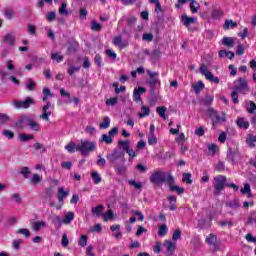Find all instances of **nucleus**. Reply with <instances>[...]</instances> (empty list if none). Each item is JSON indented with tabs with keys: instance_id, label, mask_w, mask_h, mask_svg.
<instances>
[{
	"instance_id": "f257e3e1",
	"label": "nucleus",
	"mask_w": 256,
	"mask_h": 256,
	"mask_svg": "<svg viewBox=\"0 0 256 256\" xmlns=\"http://www.w3.org/2000/svg\"><path fill=\"white\" fill-rule=\"evenodd\" d=\"M150 183H153V185H156V187H159V185H162V183L167 185H175V177H173L171 173L165 174V172L161 170H156L150 176Z\"/></svg>"
},
{
	"instance_id": "f03ea898",
	"label": "nucleus",
	"mask_w": 256,
	"mask_h": 256,
	"mask_svg": "<svg viewBox=\"0 0 256 256\" xmlns=\"http://www.w3.org/2000/svg\"><path fill=\"white\" fill-rule=\"evenodd\" d=\"M95 149H97V143L87 140H81L80 143L76 146V151H79L81 155L84 156L93 153Z\"/></svg>"
},
{
	"instance_id": "7ed1b4c3",
	"label": "nucleus",
	"mask_w": 256,
	"mask_h": 256,
	"mask_svg": "<svg viewBox=\"0 0 256 256\" xmlns=\"http://www.w3.org/2000/svg\"><path fill=\"white\" fill-rule=\"evenodd\" d=\"M147 75H149L148 85L150 87V93L152 95H155V90L161 85V82L159 81V73L152 72L151 70H147Z\"/></svg>"
},
{
	"instance_id": "20e7f679",
	"label": "nucleus",
	"mask_w": 256,
	"mask_h": 256,
	"mask_svg": "<svg viewBox=\"0 0 256 256\" xmlns=\"http://www.w3.org/2000/svg\"><path fill=\"white\" fill-rule=\"evenodd\" d=\"M225 183H227V177L223 175H218L214 177V195L219 197L221 191L225 189Z\"/></svg>"
},
{
	"instance_id": "39448f33",
	"label": "nucleus",
	"mask_w": 256,
	"mask_h": 256,
	"mask_svg": "<svg viewBox=\"0 0 256 256\" xmlns=\"http://www.w3.org/2000/svg\"><path fill=\"white\" fill-rule=\"evenodd\" d=\"M234 90L237 91L238 93H241L242 95H245L249 93L250 88H249V83L247 82V79L245 78H238L234 82Z\"/></svg>"
},
{
	"instance_id": "423d86ee",
	"label": "nucleus",
	"mask_w": 256,
	"mask_h": 256,
	"mask_svg": "<svg viewBox=\"0 0 256 256\" xmlns=\"http://www.w3.org/2000/svg\"><path fill=\"white\" fill-rule=\"evenodd\" d=\"M106 157L112 165H115L119 159H121L122 163H125V153L121 150L114 149L113 152L107 154Z\"/></svg>"
},
{
	"instance_id": "0eeeda50",
	"label": "nucleus",
	"mask_w": 256,
	"mask_h": 256,
	"mask_svg": "<svg viewBox=\"0 0 256 256\" xmlns=\"http://www.w3.org/2000/svg\"><path fill=\"white\" fill-rule=\"evenodd\" d=\"M207 115L212 119L213 125H219V123H225L227 121V118H225V114H222V116H219L217 111L213 108H208Z\"/></svg>"
},
{
	"instance_id": "6e6552de",
	"label": "nucleus",
	"mask_w": 256,
	"mask_h": 256,
	"mask_svg": "<svg viewBox=\"0 0 256 256\" xmlns=\"http://www.w3.org/2000/svg\"><path fill=\"white\" fill-rule=\"evenodd\" d=\"M200 73L204 75V77L211 81V83H215L216 85H219V77H215L213 73H211L205 64H202L199 69Z\"/></svg>"
},
{
	"instance_id": "1a4fd4ad",
	"label": "nucleus",
	"mask_w": 256,
	"mask_h": 256,
	"mask_svg": "<svg viewBox=\"0 0 256 256\" xmlns=\"http://www.w3.org/2000/svg\"><path fill=\"white\" fill-rule=\"evenodd\" d=\"M12 105L15 109H29L33 105V98L27 97L25 100H14Z\"/></svg>"
},
{
	"instance_id": "9d476101",
	"label": "nucleus",
	"mask_w": 256,
	"mask_h": 256,
	"mask_svg": "<svg viewBox=\"0 0 256 256\" xmlns=\"http://www.w3.org/2000/svg\"><path fill=\"white\" fill-rule=\"evenodd\" d=\"M143 93H147L146 88L141 86L135 88L133 92V101H135V103H143V99L141 98V95H143Z\"/></svg>"
},
{
	"instance_id": "9b49d317",
	"label": "nucleus",
	"mask_w": 256,
	"mask_h": 256,
	"mask_svg": "<svg viewBox=\"0 0 256 256\" xmlns=\"http://www.w3.org/2000/svg\"><path fill=\"white\" fill-rule=\"evenodd\" d=\"M50 109H53V104H51V102H47L46 105L42 108V115L40 116V119L49 122V116L51 115Z\"/></svg>"
},
{
	"instance_id": "f8f14e48",
	"label": "nucleus",
	"mask_w": 256,
	"mask_h": 256,
	"mask_svg": "<svg viewBox=\"0 0 256 256\" xmlns=\"http://www.w3.org/2000/svg\"><path fill=\"white\" fill-rule=\"evenodd\" d=\"M16 41L17 38L15 37V33L13 32L7 33L3 37V43H6V45H9L10 47H14Z\"/></svg>"
},
{
	"instance_id": "ddd939ff",
	"label": "nucleus",
	"mask_w": 256,
	"mask_h": 256,
	"mask_svg": "<svg viewBox=\"0 0 256 256\" xmlns=\"http://www.w3.org/2000/svg\"><path fill=\"white\" fill-rule=\"evenodd\" d=\"M23 125H26L30 127V129H33V119L24 116L22 119L16 122V127H23Z\"/></svg>"
},
{
	"instance_id": "4468645a",
	"label": "nucleus",
	"mask_w": 256,
	"mask_h": 256,
	"mask_svg": "<svg viewBox=\"0 0 256 256\" xmlns=\"http://www.w3.org/2000/svg\"><path fill=\"white\" fill-rule=\"evenodd\" d=\"M237 157H239V151L230 148L227 152V160L230 161L232 165H235Z\"/></svg>"
},
{
	"instance_id": "2eb2a0df",
	"label": "nucleus",
	"mask_w": 256,
	"mask_h": 256,
	"mask_svg": "<svg viewBox=\"0 0 256 256\" xmlns=\"http://www.w3.org/2000/svg\"><path fill=\"white\" fill-rule=\"evenodd\" d=\"M235 41H236V38L225 36L222 39V45L229 48L235 47Z\"/></svg>"
},
{
	"instance_id": "dca6fc26",
	"label": "nucleus",
	"mask_w": 256,
	"mask_h": 256,
	"mask_svg": "<svg viewBox=\"0 0 256 256\" xmlns=\"http://www.w3.org/2000/svg\"><path fill=\"white\" fill-rule=\"evenodd\" d=\"M113 44L116 47H119V49H125V47H127V43L123 42V38L121 36H116L113 39Z\"/></svg>"
},
{
	"instance_id": "f3484780",
	"label": "nucleus",
	"mask_w": 256,
	"mask_h": 256,
	"mask_svg": "<svg viewBox=\"0 0 256 256\" xmlns=\"http://www.w3.org/2000/svg\"><path fill=\"white\" fill-rule=\"evenodd\" d=\"M164 245H166V249L170 255H173V253H175V249H176L175 242L166 240L164 242Z\"/></svg>"
},
{
	"instance_id": "a211bd4d",
	"label": "nucleus",
	"mask_w": 256,
	"mask_h": 256,
	"mask_svg": "<svg viewBox=\"0 0 256 256\" xmlns=\"http://www.w3.org/2000/svg\"><path fill=\"white\" fill-rule=\"evenodd\" d=\"M195 21H197V19L193 17H189L187 15L182 16V22L185 27H189V25L195 23Z\"/></svg>"
},
{
	"instance_id": "6ab92c4d",
	"label": "nucleus",
	"mask_w": 256,
	"mask_h": 256,
	"mask_svg": "<svg viewBox=\"0 0 256 256\" xmlns=\"http://www.w3.org/2000/svg\"><path fill=\"white\" fill-rule=\"evenodd\" d=\"M118 145L122 147V151H127L131 147V141L129 140H119Z\"/></svg>"
},
{
	"instance_id": "aec40b11",
	"label": "nucleus",
	"mask_w": 256,
	"mask_h": 256,
	"mask_svg": "<svg viewBox=\"0 0 256 256\" xmlns=\"http://www.w3.org/2000/svg\"><path fill=\"white\" fill-rule=\"evenodd\" d=\"M192 88L194 89L196 95H199L201 89H205V84L203 83V81H199L196 84H193Z\"/></svg>"
},
{
	"instance_id": "412c9836",
	"label": "nucleus",
	"mask_w": 256,
	"mask_h": 256,
	"mask_svg": "<svg viewBox=\"0 0 256 256\" xmlns=\"http://www.w3.org/2000/svg\"><path fill=\"white\" fill-rule=\"evenodd\" d=\"M114 169L117 175H125V173H127V166L125 165H115Z\"/></svg>"
},
{
	"instance_id": "4be33fe9",
	"label": "nucleus",
	"mask_w": 256,
	"mask_h": 256,
	"mask_svg": "<svg viewBox=\"0 0 256 256\" xmlns=\"http://www.w3.org/2000/svg\"><path fill=\"white\" fill-rule=\"evenodd\" d=\"M67 195H69V191H65V189L63 187L58 188V201H63V199H65V197H67Z\"/></svg>"
},
{
	"instance_id": "5701e85b",
	"label": "nucleus",
	"mask_w": 256,
	"mask_h": 256,
	"mask_svg": "<svg viewBox=\"0 0 256 256\" xmlns=\"http://www.w3.org/2000/svg\"><path fill=\"white\" fill-rule=\"evenodd\" d=\"M92 215H96V217H101V213H103V205H98L91 209Z\"/></svg>"
},
{
	"instance_id": "b1692460",
	"label": "nucleus",
	"mask_w": 256,
	"mask_h": 256,
	"mask_svg": "<svg viewBox=\"0 0 256 256\" xmlns=\"http://www.w3.org/2000/svg\"><path fill=\"white\" fill-rule=\"evenodd\" d=\"M168 187H170L171 191H176L178 195H183L185 193V188L183 187L175 186L173 184H168Z\"/></svg>"
},
{
	"instance_id": "393cba45",
	"label": "nucleus",
	"mask_w": 256,
	"mask_h": 256,
	"mask_svg": "<svg viewBox=\"0 0 256 256\" xmlns=\"http://www.w3.org/2000/svg\"><path fill=\"white\" fill-rule=\"evenodd\" d=\"M34 150L37 151L40 155H43V153H45V151H47V148H45V145H43L41 143H35Z\"/></svg>"
},
{
	"instance_id": "a878e982",
	"label": "nucleus",
	"mask_w": 256,
	"mask_h": 256,
	"mask_svg": "<svg viewBox=\"0 0 256 256\" xmlns=\"http://www.w3.org/2000/svg\"><path fill=\"white\" fill-rule=\"evenodd\" d=\"M230 27L231 29H235V27H237V22H233V20H226L223 25V29L227 31Z\"/></svg>"
},
{
	"instance_id": "bb28decb",
	"label": "nucleus",
	"mask_w": 256,
	"mask_h": 256,
	"mask_svg": "<svg viewBox=\"0 0 256 256\" xmlns=\"http://www.w3.org/2000/svg\"><path fill=\"white\" fill-rule=\"evenodd\" d=\"M138 115L141 118L149 117V115H151V109H149V107H147V106H142L141 112Z\"/></svg>"
},
{
	"instance_id": "cd10ccee",
	"label": "nucleus",
	"mask_w": 256,
	"mask_h": 256,
	"mask_svg": "<svg viewBox=\"0 0 256 256\" xmlns=\"http://www.w3.org/2000/svg\"><path fill=\"white\" fill-rule=\"evenodd\" d=\"M100 143H106L107 145H111L113 143V138L108 134H103L99 140Z\"/></svg>"
},
{
	"instance_id": "c85d7f7f",
	"label": "nucleus",
	"mask_w": 256,
	"mask_h": 256,
	"mask_svg": "<svg viewBox=\"0 0 256 256\" xmlns=\"http://www.w3.org/2000/svg\"><path fill=\"white\" fill-rule=\"evenodd\" d=\"M91 177H92L93 182H94L95 185H99V183H101V175H99V172L92 171L91 172Z\"/></svg>"
},
{
	"instance_id": "c756f323",
	"label": "nucleus",
	"mask_w": 256,
	"mask_h": 256,
	"mask_svg": "<svg viewBox=\"0 0 256 256\" xmlns=\"http://www.w3.org/2000/svg\"><path fill=\"white\" fill-rule=\"evenodd\" d=\"M156 112L158 113V115H160V117H162V119H167V115L165 114L167 113V107L165 106L157 107Z\"/></svg>"
},
{
	"instance_id": "7c9ffc66",
	"label": "nucleus",
	"mask_w": 256,
	"mask_h": 256,
	"mask_svg": "<svg viewBox=\"0 0 256 256\" xmlns=\"http://www.w3.org/2000/svg\"><path fill=\"white\" fill-rule=\"evenodd\" d=\"M237 125L240 129H249V122L245 121L243 118L237 120Z\"/></svg>"
},
{
	"instance_id": "2f4dec72",
	"label": "nucleus",
	"mask_w": 256,
	"mask_h": 256,
	"mask_svg": "<svg viewBox=\"0 0 256 256\" xmlns=\"http://www.w3.org/2000/svg\"><path fill=\"white\" fill-rule=\"evenodd\" d=\"M73 219H75V213L68 212L65 218L63 219V223H65V225H69V223H71Z\"/></svg>"
},
{
	"instance_id": "473e14b6",
	"label": "nucleus",
	"mask_w": 256,
	"mask_h": 256,
	"mask_svg": "<svg viewBox=\"0 0 256 256\" xmlns=\"http://www.w3.org/2000/svg\"><path fill=\"white\" fill-rule=\"evenodd\" d=\"M226 207H230V209H239V200L234 199L230 200L226 203Z\"/></svg>"
},
{
	"instance_id": "72a5a7b5",
	"label": "nucleus",
	"mask_w": 256,
	"mask_h": 256,
	"mask_svg": "<svg viewBox=\"0 0 256 256\" xmlns=\"http://www.w3.org/2000/svg\"><path fill=\"white\" fill-rule=\"evenodd\" d=\"M111 125V119L109 117H104L103 122L100 123V129H109Z\"/></svg>"
},
{
	"instance_id": "f704fd0d",
	"label": "nucleus",
	"mask_w": 256,
	"mask_h": 256,
	"mask_svg": "<svg viewBox=\"0 0 256 256\" xmlns=\"http://www.w3.org/2000/svg\"><path fill=\"white\" fill-rule=\"evenodd\" d=\"M182 182L187 183V185H191L193 183V180L191 179V173H183Z\"/></svg>"
},
{
	"instance_id": "c9c22d12",
	"label": "nucleus",
	"mask_w": 256,
	"mask_h": 256,
	"mask_svg": "<svg viewBox=\"0 0 256 256\" xmlns=\"http://www.w3.org/2000/svg\"><path fill=\"white\" fill-rule=\"evenodd\" d=\"M4 17L8 20H11L15 17V11L10 8H6L4 12Z\"/></svg>"
},
{
	"instance_id": "e433bc0d",
	"label": "nucleus",
	"mask_w": 256,
	"mask_h": 256,
	"mask_svg": "<svg viewBox=\"0 0 256 256\" xmlns=\"http://www.w3.org/2000/svg\"><path fill=\"white\" fill-rule=\"evenodd\" d=\"M201 7V5H199V2L192 0L190 3V9L192 13H197V11H199V8Z\"/></svg>"
},
{
	"instance_id": "4c0bfd02",
	"label": "nucleus",
	"mask_w": 256,
	"mask_h": 256,
	"mask_svg": "<svg viewBox=\"0 0 256 256\" xmlns=\"http://www.w3.org/2000/svg\"><path fill=\"white\" fill-rule=\"evenodd\" d=\"M246 143L252 148L255 147L256 135H249L246 139Z\"/></svg>"
},
{
	"instance_id": "58836bf2",
	"label": "nucleus",
	"mask_w": 256,
	"mask_h": 256,
	"mask_svg": "<svg viewBox=\"0 0 256 256\" xmlns=\"http://www.w3.org/2000/svg\"><path fill=\"white\" fill-rule=\"evenodd\" d=\"M41 227H47V224L43 221L34 222L33 224L34 231H41Z\"/></svg>"
},
{
	"instance_id": "ea45409f",
	"label": "nucleus",
	"mask_w": 256,
	"mask_h": 256,
	"mask_svg": "<svg viewBox=\"0 0 256 256\" xmlns=\"http://www.w3.org/2000/svg\"><path fill=\"white\" fill-rule=\"evenodd\" d=\"M51 59L53 61H56L57 63H61V61H63L64 59V56L60 55L59 52H55V53H52Z\"/></svg>"
},
{
	"instance_id": "a19ab883",
	"label": "nucleus",
	"mask_w": 256,
	"mask_h": 256,
	"mask_svg": "<svg viewBox=\"0 0 256 256\" xmlns=\"http://www.w3.org/2000/svg\"><path fill=\"white\" fill-rule=\"evenodd\" d=\"M9 121H11L9 115L0 113V125H5V123H9Z\"/></svg>"
},
{
	"instance_id": "79ce46f5",
	"label": "nucleus",
	"mask_w": 256,
	"mask_h": 256,
	"mask_svg": "<svg viewBox=\"0 0 256 256\" xmlns=\"http://www.w3.org/2000/svg\"><path fill=\"white\" fill-rule=\"evenodd\" d=\"M21 175H23L24 179H29V177H31V170H29V167H22Z\"/></svg>"
},
{
	"instance_id": "37998d69",
	"label": "nucleus",
	"mask_w": 256,
	"mask_h": 256,
	"mask_svg": "<svg viewBox=\"0 0 256 256\" xmlns=\"http://www.w3.org/2000/svg\"><path fill=\"white\" fill-rule=\"evenodd\" d=\"M206 243H208V245H215V243H217V236L210 234L206 238Z\"/></svg>"
},
{
	"instance_id": "c03bdc74",
	"label": "nucleus",
	"mask_w": 256,
	"mask_h": 256,
	"mask_svg": "<svg viewBox=\"0 0 256 256\" xmlns=\"http://www.w3.org/2000/svg\"><path fill=\"white\" fill-rule=\"evenodd\" d=\"M65 149H67L68 153H75L77 151V146L75 143L70 142L68 145L65 146Z\"/></svg>"
},
{
	"instance_id": "a18cd8bd",
	"label": "nucleus",
	"mask_w": 256,
	"mask_h": 256,
	"mask_svg": "<svg viewBox=\"0 0 256 256\" xmlns=\"http://www.w3.org/2000/svg\"><path fill=\"white\" fill-rule=\"evenodd\" d=\"M231 98L235 105L239 104V92L237 90L231 92Z\"/></svg>"
},
{
	"instance_id": "49530a36",
	"label": "nucleus",
	"mask_w": 256,
	"mask_h": 256,
	"mask_svg": "<svg viewBox=\"0 0 256 256\" xmlns=\"http://www.w3.org/2000/svg\"><path fill=\"white\" fill-rule=\"evenodd\" d=\"M60 15H69V10H67V3L63 2L61 7L59 8Z\"/></svg>"
},
{
	"instance_id": "de8ad7c7",
	"label": "nucleus",
	"mask_w": 256,
	"mask_h": 256,
	"mask_svg": "<svg viewBox=\"0 0 256 256\" xmlns=\"http://www.w3.org/2000/svg\"><path fill=\"white\" fill-rule=\"evenodd\" d=\"M91 29H92V31H101V29H103V26L101 24H99V22L93 20Z\"/></svg>"
},
{
	"instance_id": "09e8293b",
	"label": "nucleus",
	"mask_w": 256,
	"mask_h": 256,
	"mask_svg": "<svg viewBox=\"0 0 256 256\" xmlns=\"http://www.w3.org/2000/svg\"><path fill=\"white\" fill-rule=\"evenodd\" d=\"M87 235H81L80 236V239H79V241H78V245L80 246V247H87Z\"/></svg>"
},
{
	"instance_id": "8fccbe9b",
	"label": "nucleus",
	"mask_w": 256,
	"mask_h": 256,
	"mask_svg": "<svg viewBox=\"0 0 256 256\" xmlns=\"http://www.w3.org/2000/svg\"><path fill=\"white\" fill-rule=\"evenodd\" d=\"M81 70V66H69L68 68V74L73 76L75 75V73H77V71Z\"/></svg>"
},
{
	"instance_id": "3c124183",
	"label": "nucleus",
	"mask_w": 256,
	"mask_h": 256,
	"mask_svg": "<svg viewBox=\"0 0 256 256\" xmlns=\"http://www.w3.org/2000/svg\"><path fill=\"white\" fill-rule=\"evenodd\" d=\"M203 105L209 107L211 103H213V96L206 95L205 98L202 100Z\"/></svg>"
},
{
	"instance_id": "603ef678",
	"label": "nucleus",
	"mask_w": 256,
	"mask_h": 256,
	"mask_svg": "<svg viewBox=\"0 0 256 256\" xmlns=\"http://www.w3.org/2000/svg\"><path fill=\"white\" fill-rule=\"evenodd\" d=\"M240 192L242 195H249V193H251V185H249V183L244 184V188H242Z\"/></svg>"
},
{
	"instance_id": "864d4df0",
	"label": "nucleus",
	"mask_w": 256,
	"mask_h": 256,
	"mask_svg": "<svg viewBox=\"0 0 256 256\" xmlns=\"http://www.w3.org/2000/svg\"><path fill=\"white\" fill-rule=\"evenodd\" d=\"M43 181V175L41 174H33V185H37Z\"/></svg>"
},
{
	"instance_id": "5fc2aeb1",
	"label": "nucleus",
	"mask_w": 256,
	"mask_h": 256,
	"mask_svg": "<svg viewBox=\"0 0 256 256\" xmlns=\"http://www.w3.org/2000/svg\"><path fill=\"white\" fill-rule=\"evenodd\" d=\"M158 235L160 237H163L165 235H167V225L163 224L159 227V230H158Z\"/></svg>"
},
{
	"instance_id": "6e6d98bb",
	"label": "nucleus",
	"mask_w": 256,
	"mask_h": 256,
	"mask_svg": "<svg viewBox=\"0 0 256 256\" xmlns=\"http://www.w3.org/2000/svg\"><path fill=\"white\" fill-rule=\"evenodd\" d=\"M17 233H20V235H24V237L26 238L31 237V232L27 228L19 229Z\"/></svg>"
},
{
	"instance_id": "4d7b16f0",
	"label": "nucleus",
	"mask_w": 256,
	"mask_h": 256,
	"mask_svg": "<svg viewBox=\"0 0 256 256\" xmlns=\"http://www.w3.org/2000/svg\"><path fill=\"white\" fill-rule=\"evenodd\" d=\"M207 149L210 155H215V153H217V145L215 144H208Z\"/></svg>"
},
{
	"instance_id": "13d9d810",
	"label": "nucleus",
	"mask_w": 256,
	"mask_h": 256,
	"mask_svg": "<svg viewBox=\"0 0 256 256\" xmlns=\"http://www.w3.org/2000/svg\"><path fill=\"white\" fill-rule=\"evenodd\" d=\"M148 144L149 145L157 144V137L155 136V134H149V136H148Z\"/></svg>"
},
{
	"instance_id": "bf43d9fd",
	"label": "nucleus",
	"mask_w": 256,
	"mask_h": 256,
	"mask_svg": "<svg viewBox=\"0 0 256 256\" xmlns=\"http://www.w3.org/2000/svg\"><path fill=\"white\" fill-rule=\"evenodd\" d=\"M19 139H20V141L25 143V142L29 141V139H33V136L27 135V134H20Z\"/></svg>"
},
{
	"instance_id": "052dcab7",
	"label": "nucleus",
	"mask_w": 256,
	"mask_h": 256,
	"mask_svg": "<svg viewBox=\"0 0 256 256\" xmlns=\"http://www.w3.org/2000/svg\"><path fill=\"white\" fill-rule=\"evenodd\" d=\"M178 239H181V231L179 229L175 230L172 235V241H178Z\"/></svg>"
},
{
	"instance_id": "680f3d73",
	"label": "nucleus",
	"mask_w": 256,
	"mask_h": 256,
	"mask_svg": "<svg viewBox=\"0 0 256 256\" xmlns=\"http://www.w3.org/2000/svg\"><path fill=\"white\" fill-rule=\"evenodd\" d=\"M243 53H245V47L243 46V44H238L236 55L240 57L241 55H243Z\"/></svg>"
},
{
	"instance_id": "e2e57ef3",
	"label": "nucleus",
	"mask_w": 256,
	"mask_h": 256,
	"mask_svg": "<svg viewBox=\"0 0 256 256\" xmlns=\"http://www.w3.org/2000/svg\"><path fill=\"white\" fill-rule=\"evenodd\" d=\"M129 185L135 187V189H141V187H143V184H141V182H136L135 180H130Z\"/></svg>"
},
{
	"instance_id": "0e129e2a",
	"label": "nucleus",
	"mask_w": 256,
	"mask_h": 256,
	"mask_svg": "<svg viewBox=\"0 0 256 256\" xmlns=\"http://www.w3.org/2000/svg\"><path fill=\"white\" fill-rule=\"evenodd\" d=\"M117 101H118L117 97L110 98L106 101V105L113 107L117 105Z\"/></svg>"
},
{
	"instance_id": "69168bd1",
	"label": "nucleus",
	"mask_w": 256,
	"mask_h": 256,
	"mask_svg": "<svg viewBox=\"0 0 256 256\" xmlns=\"http://www.w3.org/2000/svg\"><path fill=\"white\" fill-rule=\"evenodd\" d=\"M2 135L7 137L8 139H13V137H15V134L12 131H10V130H4L2 132Z\"/></svg>"
},
{
	"instance_id": "338daca9",
	"label": "nucleus",
	"mask_w": 256,
	"mask_h": 256,
	"mask_svg": "<svg viewBox=\"0 0 256 256\" xmlns=\"http://www.w3.org/2000/svg\"><path fill=\"white\" fill-rule=\"evenodd\" d=\"M104 221H109V219H113V211L108 210L107 213L103 215Z\"/></svg>"
},
{
	"instance_id": "774afa93",
	"label": "nucleus",
	"mask_w": 256,
	"mask_h": 256,
	"mask_svg": "<svg viewBox=\"0 0 256 256\" xmlns=\"http://www.w3.org/2000/svg\"><path fill=\"white\" fill-rule=\"evenodd\" d=\"M256 111V104L253 101H250V107L248 108V113L253 114Z\"/></svg>"
}]
</instances>
